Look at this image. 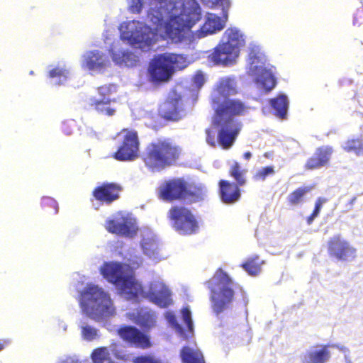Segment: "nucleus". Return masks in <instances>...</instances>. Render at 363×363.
Wrapping results in <instances>:
<instances>
[{
    "label": "nucleus",
    "mask_w": 363,
    "mask_h": 363,
    "mask_svg": "<svg viewBox=\"0 0 363 363\" xmlns=\"http://www.w3.org/2000/svg\"><path fill=\"white\" fill-rule=\"evenodd\" d=\"M210 288L213 308L217 313L221 312L233 297V282L223 271H218L211 279Z\"/></svg>",
    "instance_id": "nucleus-9"
},
{
    "label": "nucleus",
    "mask_w": 363,
    "mask_h": 363,
    "mask_svg": "<svg viewBox=\"0 0 363 363\" xmlns=\"http://www.w3.org/2000/svg\"><path fill=\"white\" fill-rule=\"evenodd\" d=\"M274 174V169L272 166L265 167L259 169L255 174L254 178L257 181H264L267 177Z\"/></svg>",
    "instance_id": "nucleus-42"
},
{
    "label": "nucleus",
    "mask_w": 363,
    "mask_h": 363,
    "mask_svg": "<svg viewBox=\"0 0 363 363\" xmlns=\"http://www.w3.org/2000/svg\"><path fill=\"white\" fill-rule=\"evenodd\" d=\"M182 315L184 323L186 324L187 331L191 334L194 330L193 322L191 320V313L188 307L184 308L182 311Z\"/></svg>",
    "instance_id": "nucleus-41"
},
{
    "label": "nucleus",
    "mask_w": 363,
    "mask_h": 363,
    "mask_svg": "<svg viewBox=\"0 0 363 363\" xmlns=\"http://www.w3.org/2000/svg\"><path fill=\"white\" fill-rule=\"evenodd\" d=\"M201 18L196 0H153L147 21L160 35L174 43L189 45L191 28Z\"/></svg>",
    "instance_id": "nucleus-1"
},
{
    "label": "nucleus",
    "mask_w": 363,
    "mask_h": 363,
    "mask_svg": "<svg viewBox=\"0 0 363 363\" xmlns=\"http://www.w3.org/2000/svg\"><path fill=\"white\" fill-rule=\"evenodd\" d=\"M176 96V94L173 93ZM182 102L175 97L165 101L160 107L161 114L166 118L177 121L182 116Z\"/></svg>",
    "instance_id": "nucleus-24"
},
{
    "label": "nucleus",
    "mask_w": 363,
    "mask_h": 363,
    "mask_svg": "<svg viewBox=\"0 0 363 363\" xmlns=\"http://www.w3.org/2000/svg\"><path fill=\"white\" fill-rule=\"evenodd\" d=\"M113 354L117 359L123 361H133V357L130 354H125L116 350L115 347H99L94 350L91 354V359L94 363H117L111 357Z\"/></svg>",
    "instance_id": "nucleus-19"
},
{
    "label": "nucleus",
    "mask_w": 363,
    "mask_h": 363,
    "mask_svg": "<svg viewBox=\"0 0 363 363\" xmlns=\"http://www.w3.org/2000/svg\"><path fill=\"white\" fill-rule=\"evenodd\" d=\"M264 261L260 260L258 257L249 259L243 265L244 269L250 275H257L261 272V266Z\"/></svg>",
    "instance_id": "nucleus-37"
},
{
    "label": "nucleus",
    "mask_w": 363,
    "mask_h": 363,
    "mask_svg": "<svg viewBox=\"0 0 363 363\" xmlns=\"http://www.w3.org/2000/svg\"><path fill=\"white\" fill-rule=\"evenodd\" d=\"M119 335L123 340L137 347L145 348L150 346L148 337L135 328L125 327L121 328L119 330Z\"/></svg>",
    "instance_id": "nucleus-23"
},
{
    "label": "nucleus",
    "mask_w": 363,
    "mask_h": 363,
    "mask_svg": "<svg viewBox=\"0 0 363 363\" xmlns=\"http://www.w3.org/2000/svg\"><path fill=\"white\" fill-rule=\"evenodd\" d=\"M325 165V160H322L320 161L319 157H316L315 154L314 155V156L312 158L308 160L306 163V167L310 169L320 168Z\"/></svg>",
    "instance_id": "nucleus-45"
},
{
    "label": "nucleus",
    "mask_w": 363,
    "mask_h": 363,
    "mask_svg": "<svg viewBox=\"0 0 363 363\" xmlns=\"http://www.w3.org/2000/svg\"><path fill=\"white\" fill-rule=\"evenodd\" d=\"M177 157V150L167 142L150 144L144 158L145 165L152 171H160L172 164Z\"/></svg>",
    "instance_id": "nucleus-8"
},
{
    "label": "nucleus",
    "mask_w": 363,
    "mask_h": 363,
    "mask_svg": "<svg viewBox=\"0 0 363 363\" xmlns=\"http://www.w3.org/2000/svg\"><path fill=\"white\" fill-rule=\"evenodd\" d=\"M328 251L330 256L339 261L352 262L357 257V249L340 234L329 239Z\"/></svg>",
    "instance_id": "nucleus-13"
},
{
    "label": "nucleus",
    "mask_w": 363,
    "mask_h": 363,
    "mask_svg": "<svg viewBox=\"0 0 363 363\" xmlns=\"http://www.w3.org/2000/svg\"><path fill=\"white\" fill-rule=\"evenodd\" d=\"M117 87L115 84H106L98 89V92L99 94V98H96L95 99H104L106 101L108 99H110V96L116 92Z\"/></svg>",
    "instance_id": "nucleus-40"
},
{
    "label": "nucleus",
    "mask_w": 363,
    "mask_h": 363,
    "mask_svg": "<svg viewBox=\"0 0 363 363\" xmlns=\"http://www.w3.org/2000/svg\"><path fill=\"white\" fill-rule=\"evenodd\" d=\"M104 226L109 233L128 238L133 237L138 230L135 219L125 212L117 213L108 218Z\"/></svg>",
    "instance_id": "nucleus-10"
},
{
    "label": "nucleus",
    "mask_w": 363,
    "mask_h": 363,
    "mask_svg": "<svg viewBox=\"0 0 363 363\" xmlns=\"http://www.w3.org/2000/svg\"><path fill=\"white\" fill-rule=\"evenodd\" d=\"M206 82V76L201 71H197L192 78V86L199 89Z\"/></svg>",
    "instance_id": "nucleus-44"
},
{
    "label": "nucleus",
    "mask_w": 363,
    "mask_h": 363,
    "mask_svg": "<svg viewBox=\"0 0 363 363\" xmlns=\"http://www.w3.org/2000/svg\"><path fill=\"white\" fill-rule=\"evenodd\" d=\"M240 52L223 42L215 48L213 52L208 56V61L212 65H230L238 57Z\"/></svg>",
    "instance_id": "nucleus-15"
},
{
    "label": "nucleus",
    "mask_w": 363,
    "mask_h": 363,
    "mask_svg": "<svg viewBox=\"0 0 363 363\" xmlns=\"http://www.w3.org/2000/svg\"><path fill=\"white\" fill-rule=\"evenodd\" d=\"M326 346L328 347V349L329 348H337L343 354H345L346 353H350L349 348L342 344H334V345H326Z\"/></svg>",
    "instance_id": "nucleus-49"
},
{
    "label": "nucleus",
    "mask_w": 363,
    "mask_h": 363,
    "mask_svg": "<svg viewBox=\"0 0 363 363\" xmlns=\"http://www.w3.org/2000/svg\"><path fill=\"white\" fill-rule=\"evenodd\" d=\"M245 173V171L241 169L240 164L237 162L234 161L231 165L230 174L240 185L243 184L245 182L244 177Z\"/></svg>",
    "instance_id": "nucleus-39"
},
{
    "label": "nucleus",
    "mask_w": 363,
    "mask_h": 363,
    "mask_svg": "<svg viewBox=\"0 0 363 363\" xmlns=\"http://www.w3.org/2000/svg\"><path fill=\"white\" fill-rule=\"evenodd\" d=\"M158 191L160 198L164 201L186 199L188 194L185 184L181 179H174L163 183Z\"/></svg>",
    "instance_id": "nucleus-17"
},
{
    "label": "nucleus",
    "mask_w": 363,
    "mask_h": 363,
    "mask_svg": "<svg viewBox=\"0 0 363 363\" xmlns=\"http://www.w3.org/2000/svg\"><path fill=\"white\" fill-rule=\"evenodd\" d=\"M79 302L83 314L96 322L115 316L116 309L108 292L93 284L79 291Z\"/></svg>",
    "instance_id": "nucleus-3"
},
{
    "label": "nucleus",
    "mask_w": 363,
    "mask_h": 363,
    "mask_svg": "<svg viewBox=\"0 0 363 363\" xmlns=\"http://www.w3.org/2000/svg\"><path fill=\"white\" fill-rule=\"evenodd\" d=\"M128 316L133 321L146 328H150L156 323L155 312L148 308H142L136 313H129Z\"/></svg>",
    "instance_id": "nucleus-25"
},
{
    "label": "nucleus",
    "mask_w": 363,
    "mask_h": 363,
    "mask_svg": "<svg viewBox=\"0 0 363 363\" xmlns=\"http://www.w3.org/2000/svg\"><path fill=\"white\" fill-rule=\"evenodd\" d=\"M118 43V42L116 44L113 45L110 50L113 62L119 66H135L138 62V57L132 52L121 49Z\"/></svg>",
    "instance_id": "nucleus-21"
},
{
    "label": "nucleus",
    "mask_w": 363,
    "mask_h": 363,
    "mask_svg": "<svg viewBox=\"0 0 363 363\" xmlns=\"http://www.w3.org/2000/svg\"><path fill=\"white\" fill-rule=\"evenodd\" d=\"M355 200H356V198H353L352 199H351V201H350V208H352V207L353 203H354V202L355 201Z\"/></svg>",
    "instance_id": "nucleus-56"
},
{
    "label": "nucleus",
    "mask_w": 363,
    "mask_h": 363,
    "mask_svg": "<svg viewBox=\"0 0 363 363\" xmlns=\"http://www.w3.org/2000/svg\"><path fill=\"white\" fill-rule=\"evenodd\" d=\"M221 42L240 52V48L244 45L245 38L239 29L237 28H230L223 33Z\"/></svg>",
    "instance_id": "nucleus-26"
},
{
    "label": "nucleus",
    "mask_w": 363,
    "mask_h": 363,
    "mask_svg": "<svg viewBox=\"0 0 363 363\" xmlns=\"http://www.w3.org/2000/svg\"><path fill=\"white\" fill-rule=\"evenodd\" d=\"M327 201L326 199L320 197L318 198L315 203V214H319L323 205Z\"/></svg>",
    "instance_id": "nucleus-48"
},
{
    "label": "nucleus",
    "mask_w": 363,
    "mask_h": 363,
    "mask_svg": "<svg viewBox=\"0 0 363 363\" xmlns=\"http://www.w3.org/2000/svg\"><path fill=\"white\" fill-rule=\"evenodd\" d=\"M130 12L139 13L143 7V0H127Z\"/></svg>",
    "instance_id": "nucleus-46"
},
{
    "label": "nucleus",
    "mask_w": 363,
    "mask_h": 363,
    "mask_svg": "<svg viewBox=\"0 0 363 363\" xmlns=\"http://www.w3.org/2000/svg\"><path fill=\"white\" fill-rule=\"evenodd\" d=\"M173 72L165 53L155 57L149 65L148 77L150 82L160 83L168 81Z\"/></svg>",
    "instance_id": "nucleus-14"
},
{
    "label": "nucleus",
    "mask_w": 363,
    "mask_h": 363,
    "mask_svg": "<svg viewBox=\"0 0 363 363\" xmlns=\"http://www.w3.org/2000/svg\"><path fill=\"white\" fill-rule=\"evenodd\" d=\"M272 107L275 111V114L281 118H284L286 115L288 110L289 101L286 96L280 94L277 98L270 101Z\"/></svg>",
    "instance_id": "nucleus-31"
},
{
    "label": "nucleus",
    "mask_w": 363,
    "mask_h": 363,
    "mask_svg": "<svg viewBox=\"0 0 363 363\" xmlns=\"http://www.w3.org/2000/svg\"><path fill=\"white\" fill-rule=\"evenodd\" d=\"M49 77L52 84L61 85L71 77V72L65 65L59 64L49 67Z\"/></svg>",
    "instance_id": "nucleus-29"
},
{
    "label": "nucleus",
    "mask_w": 363,
    "mask_h": 363,
    "mask_svg": "<svg viewBox=\"0 0 363 363\" xmlns=\"http://www.w3.org/2000/svg\"><path fill=\"white\" fill-rule=\"evenodd\" d=\"M243 157L245 160H249L252 157V154L250 152H247L244 154Z\"/></svg>",
    "instance_id": "nucleus-55"
},
{
    "label": "nucleus",
    "mask_w": 363,
    "mask_h": 363,
    "mask_svg": "<svg viewBox=\"0 0 363 363\" xmlns=\"http://www.w3.org/2000/svg\"><path fill=\"white\" fill-rule=\"evenodd\" d=\"M267 58L259 46L253 45L249 55L248 74L259 89L266 91L275 86V79L271 69L266 66Z\"/></svg>",
    "instance_id": "nucleus-7"
},
{
    "label": "nucleus",
    "mask_w": 363,
    "mask_h": 363,
    "mask_svg": "<svg viewBox=\"0 0 363 363\" xmlns=\"http://www.w3.org/2000/svg\"><path fill=\"white\" fill-rule=\"evenodd\" d=\"M319 214H315V211L313 212L312 215L310 216L308 218H307V223L308 225H311L313 220L318 216Z\"/></svg>",
    "instance_id": "nucleus-51"
},
{
    "label": "nucleus",
    "mask_w": 363,
    "mask_h": 363,
    "mask_svg": "<svg viewBox=\"0 0 363 363\" xmlns=\"http://www.w3.org/2000/svg\"><path fill=\"white\" fill-rule=\"evenodd\" d=\"M201 1L208 8H213L218 4L222 6L223 9L229 6L228 0H201Z\"/></svg>",
    "instance_id": "nucleus-47"
},
{
    "label": "nucleus",
    "mask_w": 363,
    "mask_h": 363,
    "mask_svg": "<svg viewBox=\"0 0 363 363\" xmlns=\"http://www.w3.org/2000/svg\"><path fill=\"white\" fill-rule=\"evenodd\" d=\"M125 262H107L101 268L104 277L109 282L116 285L120 294L125 298L131 296V287L134 286L135 278L133 274V269L139 267L143 259L136 254L135 249L130 250L125 255ZM135 289L138 286L135 285Z\"/></svg>",
    "instance_id": "nucleus-4"
},
{
    "label": "nucleus",
    "mask_w": 363,
    "mask_h": 363,
    "mask_svg": "<svg viewBox=\"0 0 363 363\" xmlns=\"http://www.w3.org/2000/svg\"><path fill=\"white\" fill-rule=\"evenodd\" d=\"M134 285L138 286L139 289H135V286H132L130 291L133 294L126 299L133 300L145 298L161 308H167L172 304L171 291L160 278L153 279L145 288L135 279Z\"/></svg>",
    "instance_id": "nucleus-6"
},
{
    "label": "nucleus",
    "mask_w": 363,
    "mask_h": 363,
    "mask_svg": "<svg viewBox=\"0 0 363 363\" xmlns=\"http://www.w3.org/2000/svg\"><path fill=\"white\" fill-rule=\"evenodd\" d=\"M164 317L169 326H171L179 336L185 339L189 337V335L184 333L183 328L178 323L175 315L172 311H167L164 313Z\"/></svg>",
    "instance_id": "nucleus-38"
},
{
    "label": "nucleus",
    "mask_w": 363,
    "mask_h": 363,
    "mask_svg": "<svg viewBox=\"0 0 363 363\" xmlns=\"http://www.w3.org/2000/svg\"><path fill=\"white\" fill-rule=\"evenodd\" d=\"M342 146L347 152H354L357 156H363V140L360 138L348 140Z\"/></svg>",
    "instance_id": "nucleus-35"
},
{
    "label": "nucleus",
    "mask_w": 363,
    "mask_h": 363,
    "mask_svg": "<svg viewBox=\"0 0 363 363\" xmlns=\"http://www.w3.org/2000/svg\"><path fill=\"white\" fill-rule=\"evenodd\" d=\"M169 217L174 220V228L179 234L191 235L199 229L196 217L186 208H172L169 211Z\"/></svg>",
    "instance_id": "nucleus-12"
},
{
    "label": "nucleus",
    "mask_w": 363,
    "mask_h": 363,
    "mask_svg": "<svg viewBox=\"0 0 363 363\" xmlns=\"http://www.w3.org/2000/svg\"><path fill=\"white\" fill-rule=\"evenodd\" d=\"M121 38L131 46L141 50H149L155 43L157 35L152 28L138 21H129L119 27Z\"/></svg>",
    "instance_id": "nucleus-5"
},
{
    "label": "nucleus",
    "mask_w": 363,
    "mask_h": 363,
    "mask_svg": "<svg viewBox=\"0 0 363 363\" xmlns=\"http://www.w3.org/2000/svg\"><path fill=\"white\" fill-rule=\"evenodd\" d=\"M122 145L115 153V158L120 161L134 160L139 156V141L137 133L133 130L124 129L118 135Z\"/></svg>",
    "instance_id": "nucleus-11"
},
{
    "label": "nucleus",
    "mask_w": 363,
    "mask_h": 363,
    "mask_svg": "<svg viewBox=\"0 0 363 363\" xmlns=\"http://www.w3.org/2000/svg\"><path fill=\"white\" fill-rule=\"evenodd\" d=\"M181 356L184 363H205L202 353L196 348L184 347Z\"/></svg>",
    "instance_id": "nucleus-30"
},
{
    "label": "nucleus",
    "mask_w": 363,
    "mask_h": 363,
    "mask_svg": "<svg viewBox=\"0 0 363 363\" xmlns=\"http://www.w3.org/2000/svg\"><path fill=\"white\" fill-rule=\"evenodd\" d=\"M165 55L173 72L176 69H182L186 67L189 63L183 55L174 53H165Z\"/></svg>",
    "instance_id": "nucleus-33"
},
{
    "label": "nucleus",
    "mask_w": 363,
    "mask_h": 363,
    "mask_svg": "<svg viewBox=\"0 0 363 363\" xmlns=\"http://www.w3.org/2000/svg\"><path fill=\"white\" fill-rule=\"evenodd\" d=\"M110 64L107 56L99 50L85 52L81 58L80 65L84 70L100 72Z\"/></svg>",
    "instance_id": "nucleus-16"
},
{
    "label": "nucleus",
    "mask_w": 363,
    "mask_h": 363,
    "mask_svg": "<svg viewBox=\"0 0 363 363\" xmlns=\"http://www.w3.org/2000/svg\"><path fill=\"white\" fill-rule=\"evenodd\" d=\"M303 363H325L330 358V352L326 345H316L303 353Z\"/></svg>",
    "instance_id": "nucleus-22"
},
{
    "label": "nucleus",
    "mask_w": 363,
    "mask_h": 363,
    "mask_svg": "<svg viewBox=\"0 0 363 363\" xmlns=\"http://www.w3.org/2000/svg\"><path fill=\"white\" fill-rule=\"evenodd\" d=\"M319 214H315V211L313 212L312 215L310 216L308 218H307V223L308 225H311L313 220L318 216Z\"/></svg>",
    "instance_id": "nucleus-52"
},
{
    "label": "nucleus",
    "mask_w": 363,
    "mask_h": 363,
    "mask_svg": "<svg viewBox=\"0 0 363 363\" xmlns=\"http://www.w3.org/2000/svg\"><path fill=\"white\" fill-rule=\"evenodd\" d=\"M308 186L301 187L289 194L287 199L289 203L292 206H298L303 201V198L306 193L311 191Z\"/></svg>",
    "instance_id": "nucleus-36"
},
{
    "label": "nucleus",
    "mask_w": 363,
    "mask_h": 363,
    "mask_svg": "<svg viewBox=\"0 0 363 363\" xmlns=\"http://www.w3.org/2000/svg\"><path fill=\"white\" fill-rule=\"evenodd\" d=\"M225 21L213 13H207L204 18V23L200 29L197 30L193 38H203L207 35L214 34L223 28Z\"/></svg>",
    "instance_id": "nucleus-20"
},
{
    "label": "nucleus",
    "mask_w": 363,
    "mask_h": 363,
    "mask_svg": "<svg viewBox=\"0 0 363 363\" xmlns=\"http://www.w3.org/2000/svg\"><path fill=\"white\" fill-rule=\"evenodd\" d=\"M82 338L85 341H96L101 338V334L99 329L87 323L80 325Z\"/></svg>",
    "instance_id": "nucleus-32"
},
{
    "label": "nucleus",
    "mask_w": 363,
    "mask_h": 363,
    "mask_svg": "<svg viewBox=\"0 0 363 363\" xmlns=\"http://www.w3.org/2000/svg\"><path fill=\"white\" fill-rule=\"evenodd\" d=\"M344 358H345V363H352L350 357V353H346L345 354H344Z\"/></svg>",
    "instance_id": "nucleus-54"
},
{
    "label": "nucleus",
    "mask_w": 363,
    "mask_h": 363,
    "mask_svg": "<svg viewBox=\"0 0 363 363\" xmlns=\"http://www.w3.org/2000/svg\"><path fill=\"white\" fill-rule=\"evenodd\" d=\"M205 192H206V189H202L201 190V195H203L205 194Z\"/></svg>",
    "instance_id": "nucleus-57"
},
{
    "label": "nucleus",
    "mask_w": 363,
    "mask_h": 363,
    "mask_svg": "<svg viewBox=\"0 0 363 363\" xmlns=\"http://www.w3.org/2000/svg\"><path fill=\"white\" fill-rule=\"evenodd\" d=\"M60 363H82L77 358L73 357H67L62 359Z\"/></svg>",
    "instance_id": "nucleus-50"
},
{
    "label": "nucleus",
    "mask_w": 363,
    "mask_h": 363,
    "mask_svg": "<svg viewBox=\"0 0 363 363\" xmlns=\"http://www.w3.org/2000/svg\"><path fill=\"white\" fill-rule=\"evenodd\" d=\"M236 92L234 78L224 77L218 82L212 96L215 115L211 128L206 130V142L211 146L218 144L224 150L230 149L241 130L242 124L235 116L244 113L247 107L239 100L228 99Z\"/></svg>",
    "instance_id": "nucleus-2"
},
{
    "label": "nucleus",
    "mask_w": 363,
    "mask_h": 363,
    "mask_svg": "<svg viewBox=\"0 0 363 363\" xmlns=\"http://www.w3.org/2000/svg\"><path fill=\"white\" fill-rule=\"evenodd\" d=\"M220 195L222 201L225 203L237 201L240 196L237 185L223 180L220 182Z\"/></svg>",
    "instance_id": "nucleus-28"
},
{
    "label": "nucleus",
    "mask_w": 363,
    "mask_h": 363,
    "mask_svg": "<svg viewBox=\"0 0 363 363\" xmlns=\"http://www.w3.org/2000/svg\"><path fill=\"white\" fill-rule=\"evenodd\" d=\"M140 231V245L144 254L153 260L160 259L158 242L155 235L147 227L141 228Z\"/></svg>",
    "instance_id": "nucleus-18"
},
{
    "label": "nucleus",
    "mask_w": 363,
    "mask_h": 363,
    "mask_svg": "<svg viewBox=\"0 0 363 363\" xmlns=\"http://www.w3.org/2000/svg\"><path fill=\"white\" fill-rule=\"evenodd\" d=\"M333 152L332 148L328 146L322 147L318 148L315 152V155L317 157H319L320 161L322 160H325V165L330 160V155Z\"/></svg>",
    "instance_id": "nucleus-43"
},
{
    "label": "nucleus",
    "mask_w": 363,
    "mask_h": 363,
    "mask_svg": "<svg viewBox=\"0 0 363 363\" xmlns=\"http://www.w3.org/2000/svg\"><path fill=\"white\" fill-rule=\"evenodd\" d=\"M120 188L113 184L104 185L94 191V196L98 201L111 203L118 197Z\"/></svg>",
    "instance_id": "nucleus-27"
},
{
    "label": "nucleus",
    "mask_w": 363,
    "mask_h": 363,
    "mask_svg": "<svg viewBox=\"0 0 363 363\" xmlns=\"http://www.w3.org/2000/svg\"><path fill=\"white\" fill-rule=\"evenodd\" d=\"M9 341L7 340H0V351H1L5 346L9 345Z\"/></svg>",
    "instance_id": "nucleus-53"
},
{
    "label": "nucleus",
    "mask_w": 363,
    "mask_h": 363,
    "mask_svg": "<svg viewBox=\"0 0 363 363\" xmlns=\"http://www.w3.org/2000/svg\"><path fill=\"white\" fill-rule=\"evenodd\" d=\"M94 103L96 109L102 114L112 116L115 112L114 101L112 103L111 99H108L106 101L104 99H94Z\"/></svg>",
    "instance_id": "nucleus-34"
}]
</instances>
